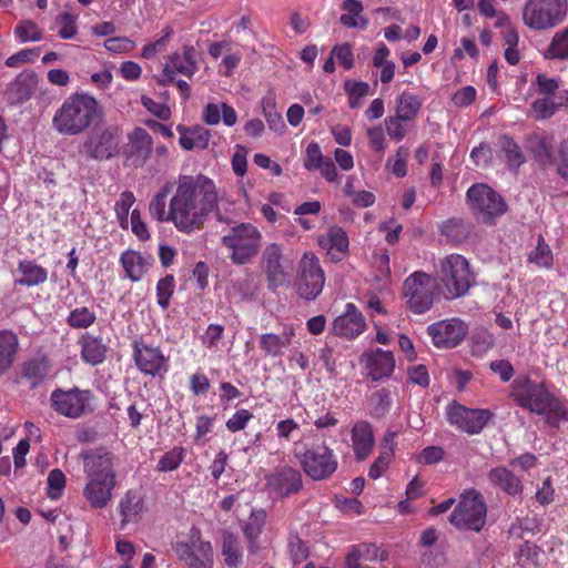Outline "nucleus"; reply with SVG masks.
Masks as SVG:
<instances>
[{"mask_svg": "<svg viewBox=\"0 0 568 568\" xmlns=\"http://www.w3.org/2000/svg\"><path fill=\"white\" fill-rule=\"evenodd\" d=\"M304 473L313 480L328 478L337 468V459L326 445H317L297 456Z\"/></svg>", "mask_w": 568, "mask_h": 568, "instance_id": "obj_14", "label": "nucleus"}, {"mask_svg": "<svg viewBox=\"0 0 568 568\" xmlns=\"http://www.w3.org/2000/svg\"><path fill=\"white\" fill-rule=\"evenodd\" d=\"M223 121L227 126H233L237 122V114L233 106L221 103H209L203 109V121L209 125H216Z\"/></svg>", "mask_w": 568, "mask_h": 568, "instance_id": "obj_31", "label": "nucleus"}, {"mask_svg": "<svg viewBox=\"0 0 568 568\" xmlns=\"http://www.w3.org/2000/svg\"><path fill=\"white\" fill-rule=\"evenodd\" d=\"M59 24L58 34L62 39H73L78 33L77 17L64 11L57 18Z\"/></svg>", "mask_w": 568, "mask_h": 568, "instance_id": "obj_52", "label": "nucleus"}, {"mask_svg": "<svg viewBox=\"0 0 568 568\" xmlns=\"http://www.w3.org/2000/svg\"><path fill=\"white\" fill-rule=\"evenodd\" d=\"M366 329L363 314L353 303L345 305V311L333 322L332 331L335 335L354 339Z\"/></svg>", "mask_w": 568, "mask_h": 568, "instance_id": "obj_22", "label": "nucleus"}, {"mask_svg": "<svg viewBox=\"0 0 568 568\" xmlns=\"http://www.w3.org/2000/svg\"><path fill=\"white\" fill-rule=\"evenodd\" d=\"M81 357L84 362L98 365L105 357V346L101 338L93 336H83L80 339Z\"/></svg>", "mask_w": 568, "mask_h": 568, "instance_id": "obj_38", "label": "nucleus"}, {"mask_svg": "<svg viewBox=\"0 0 568 568\" xmlns=\"http://www.w3.org/2000/svg\"><path fill=\"white\" fill-rule=\"evenodd\" d=\"M87 484L83 496L92 508H104L113 497L115 473L113 455L104 449L82 454Z\"/></svg>", "mask_w": 568, "mask_h": 568, "instance_id": "obj_3", "label": "nucleus"}, {"mask_svg": "<svg viewBox=\"0 0 568 568\" xmlns=\"http://www.w3.org/2000/svg\"><path fill=\"white\" fill-rule=\"evenodd\" d=\"M180 561L190 568H213V547L201 539L199 530H193L189 541H178L173 547Z\"/></svg>", "mask_w": 568, "mask_h": 568, "instance_id": "obj_12", "label": "nucleus"}, {"mask_svg": "<svg viewBox=\"0 0 568 568\" xmlns=\"http://www.w3.org/2000/svg\"><path fill=\"white\" fill-rule=\"evenodd\" d=\"M288 551L295 565L302 562L308 557V548L298 536L290 537Z\"/></svg>", "mask_w": 568, "mask_h": 568, "instance_id": "obj_60", "label": "nucleus"}, {"mask_svg": "<svg viewBox=\"0 0 568 568\" xmlns=\"http://www.w3.org/2000/svg\"><path fill=\"white\" fill-rule=\"evenodd\" d=\"M498 144L509 170H517L526 162L520 145L511 136L506 134L501 135L498 140Z\"/></svg>", "mask_w": 568, "mask_h": 568, "instance_id": "obj_35", "label": "nucleus"}, {"mask_svg": "<svg viewBox=\"0 0 568 568\" xmlns=\"http://www.w3.org/2000/svg\"><path fill=\"white\" fill-rule=\"evenodd\" d=\"M420 106L422 101L417 95L404 91L397 98L396 115L404 120L412 121L418 114Z\"/></svg>", "mask_w": 568, "mask_h": 568, "instance_id": "obj_44", "label": "nucleus"}, {"mask_svg": "<svg viewBox=\"0 0 568 568\" xmlns=\"http://www.w3.org/2000/svg\"><path fill=\"white\" fill-rule=\"evenodd\" d=\"M247 149L241 144L235 146L232 156V169L237 176H244L247 171Z\"/></svg>", "mask_w": 568, "mask_h": 568, "instance_id": "obj_63", "label": "nucleus"}, {"mask_svg": "<svg viewBox=\"0 0 568 568\" xmlns=\"http://www.w3.org/2000/svg\"><path fill=\"white\" fill-rule=\"evenodd\" d=\"M466 195L470 209L486 224L495 223L507 211L504 199L486 184L470 186Z\"/></svg>", "mask_w": 568, "mask_h": 568, "instance_id": "obj_11", "label": "nucleus"}, {"mask_svg": "<svg viewBox=\"0 0 568 568\" xmlns=\"http://www.w3.org/2000/svg\"><path fill=\"white\" fill-rule=\"evenodd\" d=\"M133 358L139 371L145 375L156 376L168 372L169 358L160 347L134 341Z\"/></svg>", "mask_w": 568, "mask_h": 568, "instance_id": "obj_19", "label": "nucleus"}, {"mask_svg": "<svg viewBox=\"0 0 568 568\" xmlns=\"http://www.w3.org/2000/svg\"><path fill=\"white\" fill-rule=\"evenodd\" d=\"M324 284V271L318 258L314 254L305 253L298 264V295L307 301L315 300L322 293Z\"/></svg>", "mask_w": 568, "mask_h": 568, "instance_id": "obj_13", "label": "nucleus"}, {"mask_svg": "<svg viewBox=\"0 0 568 568\" xmlns=\"http://www.w3.org/2000/svg\"><path fill=\"white\" fill-rule=\"evenodd\" d=\"M509 397L521 408L542 416L554 428L568 423V408L564 402L548 389L545 383L527 376L516 377L510 385Z\"/></svg>", "mask_w": 568, "mask_h": 568, "instance_id": "obj_2", "label": "nucleus"}, {"mask_svg": "<svg viewBox=\"0 0 568 568\" xmlns=\"http://www.w3.org/2000/svg\"><path fill=\"white\" fill-rule=\"evenodd\" d=\"M560 106L561 104L554 102L550 97L537 98L531 103V114L536 120H546L551 118Z\"/></svg>", "mask_w": 568, "mask_h": 568, "instance_id": "obj_49", "label": "nucleus"}, {"mask_svg": "<svg viewBox=\"0 0 568 568\" xmlns=\"http://www.w3.org/2000/svg\"><path fill=\"white\" fill-rule=\"evenodd\" d=\"M153 148L152 136L142 128H136L128 136L124 155L131 165L140 168L144 165L151 155Z\"/></svg>", "mask_w": 568, "mask_h": 568, "instance_id": "obj_23", "label": "nucleus"}, {"mask_svg": "<svg viewBox=\"0 0 568 568\" xmlns=\"http://www.w3.org/2000/svg\"><path fill=\"white\" fill-rule=\"evenodd\" d=\"M326 159L323 156L320 145L312 142L306 148L304 166L307 170H317Z\"/></svg>", "mask_w": 568, "mask_h": 568, "instance_id": "obj_59", "label": "nucleus"}, {"mask_svg": "<svg viewBox=\"0 0 568 568\" xmlns=\"http://www.w3.org/2000/svg\"><path fill=\"white\" fill-rule=\"evenodd\" d=\"M544 57L547 60H568V27L552 34L544 52Z\"/></svg>", "mask_w": 568, "mask_h": 568, "instance_id": "obj_39", "label": "nucleus"}, {"mask_svg": "<svg viewBox=\"0 0 568 568\" xmlns=\"http://www.w3.org/2000/svg\"><path fill=\"white\" fill-rule=\"evenodd\" d=\"M351 446L357 460H365L375 446L372 425L366 420L355 423L351 429Z\"/></svg>", "mask_w": 568, "mask_h": 568, "instance_id": "obj_26", "label": "nucleus"}, {"mask_svg": "<svg viewBox=\"0 0 568 568\" xmlns=\"http://www.w3.org/2000/svg\"><path fill=\"white\" fill-rule=\"evenodd\" d=\"M102 116L98 100L88 93L70 95L52 118L53 129L63 135H78Z\"/></svg>", "mask_w": 568, "mask_h": 568, "instance_id": "obj_4", "label": "nucleus"}, {"mask_svg": "<svg viewBox=\"0 0 568 568\" xmlns=\"http://www.w3.org/2000/svg\"><path fill=\"white\" fill-rule=\"evenodd\" d=\"M552 252L541 235L538 236L537 246L529 253L528 262L538 267L550 268L552 266Z\"/></svg>", "mask_w": 568, "mask_h": 568, "instance_id": "obj_46", "label": "nucleus"}, {"mask_svg": "<svg viewBox=\"0 0 568 568\" xmlns=\"http://www.w3.org/2000/svg\"><path fill=\"white\" fill-rule=\"evenodd\" d=\"M379 559V549L374 544H359L353 546L346 556V568H361L362 561Z\"/></svg>", "mask_w": 568, "mask_h": 568, "instance_id": "obj_37", "label": "nucleus"}, {"mask_svg": "<svg viewBox=\"0 0 568 568\" xmlns=\"http://www.w3.org/2000/svg\"><path fill=\"white\" fill-rule=\"evenodd\" d=\"M37 87V78L33 74H19L10 85V93L18 103L28 101Z\"/></svg>", "mask_w": 568, "mask_h": 568, "instance_id": "obj_42", "label": "nucleus"}, {"mask_svg": "<svg viewBox=\"0 0 568 568\" xmlns=\"http://www.w3.org/2000/svg\"><path fill=\"white\" fill-rule=\"evenodd\" d=\"M477 97L476 89L471 85L463 87L452 97V102L456 108H467Z\"/></svg>", "mask_w": 568, "mask_h": 568, "instance_id": "obj_62", "label": "nucleus"}, {"mask_svg": "<svg viewBox=\"0 0 568 568\" xmlns=\"http://www.w3.org/2000/svg\"><path fill=\"white\" fill-rule=\"evenodd\" d=\"M48 373L49 364L44 358H32L22 365V376L29 381L31 387L40 385Z\"/></svg>", "mask_w": 568, "mask_h": 568, "instance_id": "obj_43", "label": "nucleus"}, {"mask_svg": "<svg viewBox=\"0 0 568 568\" xmlns=\"http://www.w3.org/2000/svg\"><path fill=\"white\" fill-rule=\"evenodd\" d=\"M217 204L212 179L203 174H179L152 196L149 214L156 222L172 223L179 232L191 234L203 229Z\"/></svg>", "mask_w": 568, "mask_h": 568, "instance_id": "obj_1", "label": "nucleus"}, {"mask_svg": "<svg viewBox=\"0 0 568 568\" xmlns=\"http://www.w3.org/2000/svg\"><path fill=\"white\" fill-rule=\"evenodd\" d=\"M557 173L568 182V138L561 139L557 144V159L555 163Z\"/></svg>", "mask_w": 568, "mask_h": 568, "instance_id": "obj_56", "label": "nucleus"}, {"mask_svg": "<svg viewBox=\"0 0 568 568\" xmlns=\"http://www.w3.org/2000/svg\"><path fill=\"white\" fill-rule=\"evenodd\" d=\"M568 14V0H526L523 21L535 31H545L562 24Z\"/></svg>", "mask_w": 568, "mask_h": 568, "instance_id": "obj_6", "label": "nucleus"}, {"mask_svg": "<svg viewBox=\"0 0 568 568\" xmlns=\"http://www.w3.org/2000/svg\"><path fill=\"white\" fill-rule=\"evenodd\" d=\"M294 331L285 328L282 336L276 334H263L260 338V346L267 356H278L282 349L291 344Z\"/></svg>", "mask_w": 568, "mask_h": 568, "instance_id": "obj_36", "label": "nucleus"}, {"mask_svg": "<svg viewBox=\"0 0 568 568\" xmlns=\"http://www.w3.org/2000/svg\"><path fill=\"white\" fill-rule=\"evenodd\" d=\"M331 54L337 59L338 63L345 69H352L354 65V55L349 43L337 44L332 49Z\"/></svg>", "mask_w": 568, "mask_h": 568, "instance_id": "obj_61", "label": "nucleus"}, {"mask_svg": "<svg viewBox=\"0 0 568 568\" xmlns=\"http://www.w3.org/2000/svg\"><path fill=\"white\" fill-rule=\"evenodd\" d=\"M176 129L180 133L179 144L183 150H204L209 146L211 133L207 129L200 125L192 128L178 125Z\"/></svg>", "mask_w": 568, "mask_h": 568, "instance_id": "obj_30", "label": "nucleus"}, {"mask_svg": "<svg viewBox=\"0 0 568 568\" xmlns=\"http://www.w3.org/2000/svg\"><path fill=\"white\" fill-rule=\"evenodd\" d=\"M439 231L447 241L458 244L467 240L471 230L470 225L464 220L454 217L443 222Z\"/></svg>", "mask_w": 568, "mask_h": 568, "instance_id": "obj_41", "label": "nucleus"}, {"mask_svg": "<svg viewBox=\"0 0 568 568\" xmlns=\"http://www.w3.org/2000/svg\"><path fill=\"white\" fill-rule=\"evenodd\" d=\"M197 52L194 47H183L182 53H173L166 64L164 65L163 73L173 79L176 74H183L187 78L194 75L197 71Z\"/></svg>", "mask_w": 568, "mask_h": 568, "instance_id": "obj_25", "label": "nucleus"}, {"mask_svg": "<svg viewBox=\"0 0 568 568\" xmlns=\"http://www.w3.org/2000/svg\"><path fill=\"white\" fill-rule=\"evenodd\" d=\"M367 371V375L373 381H379L389 377L395 369V358L392 352L382 348L368 349L359 357Z\"/></svg>", "mask_w": 568, "mask_h": 568, "instance_id": "obj_21", "label": "nucleus"}, {"mask_svg": "<svg viewBox=\"0 0 568 568\" xmlns=\"http://www.w3.org/2000/svg\"><path fill=\"white\" fill-rule=\"evenodd\" d=\"M408 156V150L405 146H399L394 160L388 159L387 166L390 168V171L397 178H403L407 173V164L406 159Z\"/></svg>", "mask_w": 568, "mask_h": 568, "instance_id": "obj_58", "label": "nucleus"}, {"mask_svg": "<svg viewBox=\"0 0 568 568\" xmlns=\"http://www.w3.org/2000/svg\"><path fill=\"white\" fill-rule=\"evenodd\" d=\"M392 404H393V398L390 396L389 390L384 389V388L377 390L369 398L372 417H374V418L384 417L389 412Z\"/></svg>", "mask_w": 568, "mask_h": 568, "instance_id": "obj_47", "label": "nucleus"}, {"mask_svg": "<svg viewBox=\"0 0 568 568\" xmlns=\"http://www.w3.org/2000/svg\"><path fill=\"white\" fill-rule=\"evenodd\" d=\"M469 325L459 317L442 320L427 327V334L437 348H454L463 343Z\"/></svg>", "mask_w": 568, "mask_h": 568, "instance_id": "obj_16", "label": "nucleus"}, {"mask_svg": "<svg viewBox=\"0 0 568 568\" xmlns=\"http://www.w3.org/2000/svg\"><path fill=\"white\" fill-rule=\"evenodd\" d=\"M487 507L480 493L466 490L458 506L449 516V521L458 529L479 531L485 525Z\"/></svg>", "mask_w": 568, "mask_h": 568, "instance_id": "obj_10", "label": "nucleus"}, {"mask_svg": "<svg viewBox=\"0 0 568 568\" xmlns=\"http://www.w3.org/2000/svg\"><path fill=\"white\" fill-rule=\"evenodd\" d=\"M121 141L116 128H104L93 132L84 142V150L94 160H109L119 152Z\"/></svg>", "mask_w": 568, "mask_h": 568, "instance_id": "obj_17", "label": "nucleus"}, {"mask_svg": "<svg viewBox=\"0 0 568 568\" xmlns=\"http://www.w3.org/2000/svg\"><path fill=\"white\" fill-rule=\"evenodd\" d=\"M120 262L126 276L132 282H139L152 265L151 255H144L133 250H126L121 254Z\"/></svg>", "mask_w": 568, "mask_h": 568, "instance_id": "obj_29", "label": "nucleus"}, {"mask_svg": "<svg viewBox=\"0 0 568 568\" xmlns=\"http://www.w3.org/2000/svg\"><path fill=\"white\" fill-rule=\"evenodd\" d=\"M122 524L135 523L143 513V499L136 491L129 490L120 501Z\"/></svg>", "mask_w": 568, "mask_h": 568, "instance_id": "obj_34", "label": "nucleus"}, {"mask_svg": "<svg viewBox=\"0 0 568 568\" xmlns=\"http://www.w3.org/2000/svg\"><path fill=\"white\" fill-rule=\"evenodd\" d=\"M47 483L49 497L51 499H58L61 497L65 487L64 474L58 468L52 469L48 475Z\"/></svg>", "mask_w": 568, "mask_h": 568, "instance_id": "obj_54", "label": "nucleus"}, {"mask_svg": "<svg viewBox=\"0 0 568 568\" xmlns=\"http://www.w3.org/2000/svg\"><path fill=\"white\" fill-rule=\"evenodd\" d=\"M18 348L17 335L11 331H0V376L12 367Z\"/></svg>", "mask_w": 568, "mask_h": 568, "instance_id": "obj_32", "label": "nucleus"}, {"mask_svg": "<svg viewBox=\"0 0 568 568\" xmlns=\"http://www.w3.org/2000/svg\"><path fill=\"white\" fill-rule=\"evenodd\" d=\"M175 281L172 275H166L156 284L158 304L162 310H166L170 305V298L174 292Z\"/></svg>", "mask_w": 568, "mask_h": 568, "instance_id": "obj_51", "label": "nucleus"}, {"mask_svg": "<svg viewBox=\"0 0 568 568\" xmlns=\"http://www.w3.org/2000/svg\"><path fill=\"white\" fill-rule=\"evenodd\" d=\"M318 245L327 252L334 261H341L348 252V237L339 226H331L318 237Z\"/></svg>", "mask_w": 568, "mask_h": 568, "instance_id": "obj_27", "label": "nucleus"}, {"mask_svg": "<svg viewBox=\"0 0 568 568\" xmlns=\"http://www.w3.org/2000/svg\"><path fill=\"white\" fill-rule=\"evenodd\" d=\"M262 263L272 291L288 283L291 266L285 262L283 250L278 244L271 243L265 247Z\"/></svg>", "mask_w": 568, "mask_h": 568, "instance_id": "obj_18", "label": "nucleus"}, {"mask_svg": "<svg viewBox=\"0 0 568 568\" xmlns=\"http://www.w3.org/2000/svg\"><path fill=\"white\" fill-rule=\"evenodd\" d=\"M104 48L113 53H123L132 51L135 43L125 37H114L104 41Z\"/></svg>", "mask_w": 568, "mask_h": 568, "instance_id": "obj_64", "label": "nucleus"}, {"mask_svg": "<svg viewBox=\"0 0 568 568\" xmlns=\"http://www.w3.org/2000/svg\"><path fill=\"white\" fill-rule=\"evenodd\" d=\"M435 275L439 293L447 301L465 296L476 282L468 260L456 253L438 258Z\"/></svg>", "mask_w": 568, "mask_h": 568, "instance_id": "obj_5", "label": "nucleus"}, {"mask_svg": "<svg viewBox=\"0 0 568 568\" xmlns=\"http://www.w3.org/2000/svg\"><path fill=\"white\" fill-rule=\"evenodd\" d=\"M265 523V513L263 510L252 511L247 523L245 524L243 531L245 537L248 539L250 552H255L257 549L256 539L261 535Z\"/></svg>", "mask_w": 568, "mask_h": 568, "instance_id": "obj_45", "label": "nucleus"}, {"mask_svg": "<svg viewBox=\"0 0 568 568\" xmlns=\"http://www.w3.org/2000/svg\"><path fill=\"white\" fill-rule=\"evenodd\" d=\"M92 402V392L78 387L57 388L50 394V404L53 410L70 419H78L92 413L94 409Z\"/></svg>", "mask_w": 568, "mask_h": 568, "instance_id": "obj_9", "label": "nucleus"}, {"mask_svg": "<svg viewBox=\"0 0 568 568\" xmlns=\"http://www.w3.org/2000/svg\"><path fill=\"white\" fill-rule=\"evenodd\" d=\"M253 418V414L247 409H239L236 410L227 420H226V428L232 432H241L243 430L248 422Z\"/></svg>", "mask_w": 568, "mask_h": 568, "instance_id": "obj_57", "label": "nucleus"}, {"mask_svg": "<svg viewBox=\"0 0 568 568\" xmlns=\"http://www.w3.org/2000/svg\"><path fill=\"white\" fill-rule=\"evenodd\" d=\"M222 243L230 251L231 261L236 265H244L257 254L262 234L253 224L242 223L232 227L222 237Z\"/></svg>", "mask_w": 568, "mask_h": 568, "instance_id": "obj_8", "label": "nucleus"}, {"mask_svg": "<svg viewBox=\"0 0 568 568\" xmlns=\"http://www.w3.org/2000/svg\"><path fill=\"white\" fill-rule=\"evenodd\" d=\"M97 320L95 312L87 306L72 310L67 318V323L73 328H88Z\"/></svg>", "mask_w": 568, "mask_h": 568, "instance_id": "obj_48", "label": "nucleus"}, {"mask_svg": "<svg viewBox=\"0 0 568 568\" xmlns=\"http://www.w3.org/2000/svg\"><path fill=\"white\" fill-rule=\"evenodd\" d=\"M408 120H404L403 118H399L398 115L387 116L384 120L385 129L387 132V135L395 141H402L406 135V128L404 125V122H407Z\"/></svg>", "mask_w": 568, "mask_h": 568, "instance_id": "obj_55", "label": "nucleus"}, {"mask_svg": "<svg viewBox=\"0 0 568 568\" xmlns=\"http://www.w3.org/2000/svg\"><path fill=\"white\" fill-rule=\"evenodd\" d=\"M439 286L435 278L423 271L409 274L403 283V298L414 314H425L432 310Z\"/></svg>", "mask_w": 568, "mask_h": 568, "instance_id": "obj_7", "label": "nucleus"}, {"mask_svg": "<svg viewBox=\"0 0 568 568\" xmlns=\"http://www.w3.org/2000/svg\"><path fill=\"white\" fill-rule=\"evenodd\" d=\"M14 34L23 43L29 41L37 42L43 38L42 31L37 23L30 20L19 22L14 29Z\"/></svg>", "mask_w": 568, "mask_h": 568, "instance_id": "obj_50", "label": "nucleus"}, {"mask_svg": "<svg viewBox=\"0 0 568 568\" xmlns=\"http://www.w3.org/2000/svg\"><path fill=\"white\" fill-rule=\"evenodd\" d=\"M266 486L278 496H288L302 488V475L297 469L286 466L268 475Z\"/></svg>", "mask_w": 568, "mask_h": 568, "instance_id": "obj_24", "label": "nucleus"}, {"mask_svg": "<svg viewBox=\"0 0 568 568\" xmlns=\"http://www.w3.org/2000/svg\"><path fill=\"white\" fill-rule=\"evenodd\" d=\"M18 272L21 276L16 282L23 286H36L44 283L48 278L47 270L33 261H21Z\"/></svg>", "mask_w": 568, "mask_h": 568, "instance_id": "obj_33", "label": "nucleus"}, {"mask_svg": "<svg viewBox=\"0 0 568 568\" xmlns=\"http://www.w3.org/2000/svg\"><path fill=\"white\" fill-rule=\"evenodd\" d=\"M448 423L469 435L479 434L493 417L489 409L468 408L456 402L446 408Z\"/></svg>", "mask_w": 568, "mask_h": 568, "instance_id": "obj_15", "label": "nucleus"}, {"mask_svg": "<svg viewBox=\"0 0 568 568\" xmlns=\"http://www.w3.org/2000/svg\"><path fill=\"white\" fill-rule=\"evenodd\" d=\"M487 480L493 487L499 488L510 496L520 495L524 489L520 478L505 466L491 468L487 474Z\"/></svg>", "mask_w": 568, "mask_h": 568, "instance_id": "obj_28", "label": "nucleus"}, {"mask_svg": "<svg viewBox=\"0 0 568 568\" xmlns=\"http://www.w3.org/2000/svg\"><path fill=\"white\" fill-rule=\"evenodd\" d=\"M222 555L224 562L230 568H239L242 562V546L239 537L225 531L222 538Z\"/></svg>", "mask_w": 568, "mask_h": 568, "instance_id": "obj_40", "label": "nucleus"}, {"mask_svg": "<svg viewBox=\"0 0 568 568\" xmlns=\"http://www.w3.org/2000/svg\"><path fill=\"white\" fill-rule=\"evenodd\" d=\"M184 459V449L182 447H174L165 453L158 463V470L172 471L176 469Z\"/></svg>", "mask_w": 568, "mask_h": 568, "instance_id": "obj_53", "label": "nucleus"}, {"mask_svg": "<svg viewBox=\"0 0 568 568\" xmlns=\"http://www.w3.org/2000/svg\"><path fill=\"white\" fill-rule=\"evenodd\" d=\"M525 146L541 168L555 165L557 155L555 154L556 140L552 134L546 132L528 134L525 139Z\"/></svg>", "mask_w": 568, "mask_h": 568, "instance_id": "obj_20", "label": "nucleus"}]
</instances>
